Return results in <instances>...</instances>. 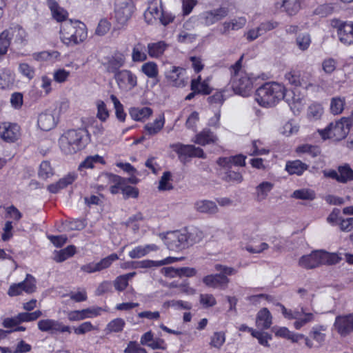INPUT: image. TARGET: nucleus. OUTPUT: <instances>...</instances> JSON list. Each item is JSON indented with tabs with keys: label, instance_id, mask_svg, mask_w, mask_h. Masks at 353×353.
Segmentation results:
<instances>
[{
	"label": "nucleus",
	"instance_id": "nucleus-1",
	"mask_svg": "<svg viewBox=\"0 0 353 353\" xmlns=\"http://www.w3.org/2000/svg\"><path fill=\"white\" fill-rule=\"evenodd\" d=\"M293 91L287 90L285 87L276 82H268L260 86L256 91V101L263 107L274 105L280 100L290 102L289 97Z\"/></svg>",
	"mask_w": 353,
	"mask_h": 353
},
{
	"label": "nucleus",
	"instance_id": "nucleus-2",
	"mask_svg": "<svg viewBox=\"0 0 353 353\" xmlns=\"http://www.w3.org/2000/svg\"><path fill=\"white\" fill-rule=\"evenodd\" d=\"M87 142L85 131L82 129L68 130L59 140L60 149L65 154H73L81 151Z\"/></svg>",
	"mask_w": 353,
	"mask_h": 353
},
{
	"label": "nucleus",
	"instance_id": "nucleus-3",
	"mask_svg": "<svg viewBox=\"0 0 353 353\" xmlns=\"http://www.w3.org/2000/svg\"><path fill=\"white\" fill-rule=\"evenodd\" d=\"M61 39L67 46H74L84 41L87 37L85 25L79 21L69 20L61 26Z\"/></svg>",
	"mask_w": 353,
	"mask_h": 353
},
{
	"label": "nucleus",
	"instance_id": "nucleus-4",
	"mask_svg": "<svg viewBox=\"0 0 353 353\" xmlns=\"http://www.w3.org/2000/svg\"><path fill=\"white\" fill-rule=\"evenodd\" d=\"M243 56L230 68L231 83L236 94L246 96L252 88V80L249 75L241 70Z\"/></svg>",
	"mask_w": 353,
	"mask_h": 353
},
{
	"label": "nucleus",
	"instance_id": "nucleus-5",
	"mask_svg": "<svg viewBox=\"0 0 353 353\" xmlns=\"http://www.w3.org/2000/svg\"><path fill=\"white\" fill-rule=\"evenodd\" d=\"M345 117L330 123L325 128L319 130L318 132L322 139H332L334 141H339L344 139L350 131L351 121H345Z\"/></svg>",
	"mask_w": 353,
	"mask_h": 353
},
{
	"label": "nucleus",
	"instance_id": "nucleus-6",
	"mask_svg": "<svg viewBox=\"0 0 353 353\" xmlns=\"http://www.w3.org/2000/svg\"><path fill=\"white\" fill-rule=\"evenodd\" d=\"M214 269L219 274H209L203 278V282L208 287L225 289L230 282L227 276L234 275L237 271L232 268L221 264H216Z\"/></svg>",
	"mask_w": 353,
	"mask_h": 353
},
{
	"label": "nucleus",
	"instance_id": "nucleus-7",
	"mask_svg": "<svg viewBox=\"0 0 353 353\" xmlns=\"http://www.w3.org/2000/svg\"><path fill=\"white\" fill-rule=\"evenodd\" d=\"M159 236L164 241L167 248L172 251H181L189 245V236L186 232L172 231L165 234H160Z\"/></svg>",
	"mask_w": 353,
	"mask_h": 353
},
{
	"label": "nucleus",
	"instance_id": "nucleus-8",
	"mask_svg": "<svg viewBox=\"0 0 353 353\" xmlns=\"http://www.w3.org/2000/svg\"><path fill=\"white\" fill-rule=\"evenodd\" d=\"M134 10L132 0H117L114 8V18L119 26H125Z\"/></svg>",
	"mask_w": 353,
	"mask_h": 353
},
{
	"label": "nucleus",
	"instance_id": "nucleus-9",
	"mask_svg": "<svg viewBox=\"0 0 353 353\" xmlns=\"http://www.w3.org/2000/svg\"><path fill=\"white\" fill-rule=\"evenodd\" d=\"M331 25L336 29L339 40L342 43L346 46L353 44V22H343L334 19Z\"/></svg>",
	"mask_w": 353,
	"mask_h": 353
},
{
	"label": "nucleus",
	"instance_id": "nucleus-10",
	"mask_svg": "<svg viewBox=\"0 0 353 353\" xmlns=\"http://www.w3.org/2000/svg\"><path fill=\"white\" fill-rule=\"evenodd\" d=\"M229 14V8L228 7L220 6L217 8L207 10L202 12L199 19L201 23L206 26H212L223 19Z\"/></svg>",
	"mask_w": 353,
	"mask_h": 353
},
{
	"label": "nucleus",
	"instance_id": "nucleus-11",
	"mask_svg": "<svg viewBox=\"0 0 353 353\" xmlns=\"http://www.w3.org/2000/svg\"><path fill=\"white\" fill-rule=\"evenodd\" d=\"M114 79L119 89L131 90L137 85V77L129 70H121L114 74Z\"/></svg>",
	"mask_w": 353,
	"mask_h": 353
},
{
	"label": "nucleus",
	"instance_id": "nucleus-12",
	"mask_svg": "<svg viewBox=\"0 0 353 353\" xmlns=\"http://www.w3.org/2000/svg\"><path fill=\"white\" fill-rule=\"evenodd\" d=\"M119 256L117 254H111L109 256L101 259L99 262H90L84 264L81 266V271L87 273L92 274L97 272H101L105 269L108 268L112 263L118 260Z\"/></svg>",
	"mask_w": 353,
	"mask_h": 353
},
{
	"label": "nucleus",
	"instance_id": "nucleus-13",
	"mask_svg": "<svg viewBox=\"0 0 353 353\" xmlns=\"http://www.w3.org/2000/svg\"><path fill=\"white\" fill-rule=\"evenodd\" d=\"M37 326L39 330L50 334H56L57 332H68L70 333V327L64 325L61 322L50 319H41L39 321Z\"/></svg>",
	"mask_w": 353,
	"mask_h": 353
},
{
	"label": "nucleus",
	"instance_id": "nucleus-14",
	"mask_svg": "<svg viewBox=\"0 0 353 353\" xmlns=\"http://www.w3.org/2000/svg\"><path fill=\"white\" fill-rule=\"evenodd\" d=\"M334 326L341 336L349 335L353 332V313L337 316Z\"/></svg>",
	"mask_w": 353,
	"mask_h": 353
},
{
	"label": "nucleus",
	"instance_id": "nucleus-15",
	"mask_svg": "<svg viewBox=\"0 0 353 353\" xmlns=\"http://www.w3.org/2000/svg\"><path fill=\"white\" fill-rule=\"evenodd\" d=\"M174 147V150L178 154L179 158H182L184 160L188 157H199L201 159L206 157L203 149L194 145L178 143Z\"/></svg>",
	"mask_w": 353,
	"mask_h": 353
},
{
	"label": "nucleus",
	"instance_id": "nucleus-16",
	"mask_svg": "<svg viewBox=\"0 0 353 353\" xmlns=\"http://www.w3.org/2000/svg\"><path fill=\"white\" fill-rule=\"evenodd\" d=\"M247 23V19L245 17H238L223 21L219 29L221 34L226 36L232 31H238L243 29Z\"/></svg>",
	"mask_w": 353,
	"mask_h": 353
},
{
	"label": "nucleus",
	"instance_id": "nucleus-17",
	"mask_svg": "<svg viewBox=\"0 0 353 353\" xmlns=\"http://www.w3.org/2000/svg\"><path fill=\"white\" fill-rule=\"evenodd\" d=\"M20 135V128L15 123H3L0 125V136L8 143L14 142Z\"/></svg>",
	"mask_w": 353,
	"mask_h": 353
},
{
	"label": "nucleus",
	"instance_id": "nucleus-18",
	"mask_svg": "<svg viewBox=\"0 0 353 353\" xmlns=\"http://www.w3.org/2000/svg\"><path fill=\"white\" fill-rule=\"evenodd\" d=\"M125 63V56L120 52H114L111 57L108 59V61L103 63L106 71L109 73H114L116 74L119 72Z\"/></svg>",
	"mask_w": 353,
	"mask_h": 353
},
{
	"label": "nucleus",
	"instance_id": "nucleus-19",
	"mask_svg": "<svg viewBox=\"0 0 353 353\" xmlns=\"http://www.w3.org/2000/svg\"><path fill=\"white\" fill-rule=\"evenodd\" d=\"M185 70L180 67L172 66L171 69L166 72L165 77L169 83L172 86L183 87L185 85Z\"/></svg>",
	"mask_w": 353,
	"mask_h": 353
},
{
	"label": "nucleus",
	"instance_id": "nucleus-20",
	"mask_svg": "<svg viewBox=\"0 0 353 353\" xmlns=\"http://www.w3.org/2000/svg\"><path fill=\"white\" fill-rule=\"evenodd\" d=\"M299 265L305 269H314L321 265L320 250H315L310 254L302 256L299 260Z\"/></svg>",
	"mask_w": 353,
	"mask_h": 353
},
{
	"label": "nucleus",
	"instance_id": "nucleus-21",
	"mask_svg": "<svg viewBox=\"0 0 353 353\" xmlns=\"http://www.w3.org/2000/svg\"><path fill=\"white\" fill-rule=\"evenodd\" d=\"M218 141L217 136L208 128L203 129L196 136L193 141L201 145L214 143Z\"/></svg>",
	"mask_w": 353,
	"mask_h": 353
},
{
	"label": "nucleus",
	"instance_id": "nucleus-22",
	"mask_svg": "<svg viewBox=\"0 0 353 353\" xmlns=\"http://www.w3.org/2000/svg\"><path fill=\"white\" fill-rule=\"evenodd\" d=\"M77 177V175L74 172L69 173L65 176L60 179L57 183L49 185L47 188L50 192L56 194L60 190L72 184Z\"/></svg>",
	"mask_w": 353,
	"mask_h": 353
},
{
	"label": "nucleus",
	"instance_id": "nucleus-23",
	"mask_svg": "<svg viewBox=\"0 0 353 353\" xmlns=\"http://www.w3.org/2000/svg\"><path fill=\"white\" fill-rule=\"evenodd\" d=\"M57 122L54 114L50 112L41 113L38 118V125L43 131L52 129L56 125Z\"/></svg>",
	"mask_w": 353,
	"mask_h": 353
},
{
	"label": "nucleus",
	"instance_id": "nucleus-24",
	"mask_svg": "<svg viewBox=\"0 0 353 353\" xmlns=\"http://www.w3.org/2000/svg\"><path fill=\"white\" fill-rule=\"evenodd\" d=\"M272 316L268 308L264 307L259 311L256 318V325L258 327L266 330L272 323Z\"/></svg>",
	"mask_w": 353,
	"mask_h": 353
},
{
	"label": "nucleus",
	"instance_id": "nucleus-25",
	"mask_svg": "<svg viewBox=\"0 0 353 353\" xmlns=\"http://www.w3.org/2000/svg\"><path fill=\"white\" fill-rule=\"evenodd\" d=\"M48 6L52 12V17L57 22L68 21L66 19L68 17V12L61 8L54 0H48Z\"/></svg>",
	"mask_w": 353,
	"mask_h": 353
},
{
	"label": "nucleus",
	"instance_id": "nucleus-26",
	"mask_svg": "<svg viewBox=\"0 0 353 353\" xmlns=\"http://www.w3.org/2000/svg\"><path fill=\"white\" fill-rule=\"evenodd\" d=\"M5 32L7 33L10 41L13 40L14 43L18 44H22L25 41L26 32L25 30L19 26L10 27L5 30Z\"/></svg>",
	"mask_w": 353,
	"mask_h": 353
},
{
	"label": "nucleus",
	"instance_id": "nucleus-27",
	"mask_svg": "<svg viewBox=\"0 0 353 353\" xmlns=\"http://www.w3.org/2000/svg\"><path fill=\"white\" fill-rule=\"evenodd\" d=\"M321 265H332L340 263L343 260V253L328 252L323 250H320Z\"/></svg>",
	"mask_w": 353,
	"mask_h": 353
},
{
	"label": "nucleus",
	"instance_id": "nucleus-28",
	"mask_svg": "<svg viewBox=\"0 0 353 353\" xmlns=\"http://www.w3.org/2000/svg\"><path fill=\"white\" fill-rule=\"evenodd\" d=\"M165 119L163 115H159L153 122L148 123L144 126L145 134L154 136L157 134L163 128Z\"/></svg>",
	"mask_w": 353,
	"mask_h": 353
},
{
	"label": "nucleus",
	"instance_id": "nucleus-29",
	"mask_svg": "<svg viewBox=\"0 0 353 353\" xmlns=\"http://www.w3.org/2000/svg\"><path fill=\"white\" fill-rule=\"evenodd\" d=\"M309 166L300 160L289 161L286 163L285 170L290 174L301 175Z\"/></svg>",
	"mask_w": 353,
	"mask_h": 353
},
{
	"label": "nucleus",
	"instance_id": "nucleus-30",
	"mask_svg": "<svg viewBox=\"0 0 353 353\" xmlns=\"http://www.w3.org/2000/svg\"><path fill=\"white\" fill-rule=\"evenodd\" d=\"M152 110L148 107L131 108L129 113L132 119L138 121L149 118L152 114Z\"/></svg>",
	"mask_w": 353,
	"mask_h": 353
},
{
	"label": "nucleus",
	"instance_id": "nucleus-31",
	"mask_svg": "<svg viewBox=\"0 0 353 353\" xmlns=\"http://www.w3.org/2000/svg\"><path fill=\"white\" fill-rule=\"evenodd\" d=\"M327 327L323 325H318L312 327L310 332V336L314 340L319 346H321L325 341Z\"/></svg>",
	"mask_w": 353,
	"mask_h": 353
},
{
	"label": "nucleus",
	"instance_id": "nucleus-32",
	"mask_svg": "<svg viewBox=\"0 0 353 353\" xmlns=\"http://www.w3.org/2000/svg\"><path fill=\"white\" fill-rule=\"evenodd\" d=\"M274 188V183L268 181H263L256 187V200L262 201L265 200L268 194Z\"/></svg>",
	"mask_w": 353,
	"mask_h": 353
},
{
	"label": "nucleus",
	"instance_id": "nucleus-33",
	"mask_svg": "<svg viewBox=\"0 0 353 353\" xmlns=\"http://www.w3.org/2000/svg\"><path fill=\"white\" fill-rule=\"evenodd\" d=\"M167 47L168 45L163 41L150 43L147 46L148 54L152 58H158L163 54Z\"/></svg>",
	"mask_w": 353,
	"mask_h": 353
},
{
	"label": "nucleus",
	"instance_id": "nucleus-34",
	"mask_svg": "<svg viewBox=\"0 0 353 353\" xmlns=\"http://www.w3.org/2000/svg\"><path fill=\"white\" fill-rule=\"evenodd\" d=\"M76 253V247L74 245H68L65 248L59 251L54 252L53 259L57 263H61L66 259L72 257Z\"/></svg>",
	"mask_w": 353,
	"mask_h": 353
},
{
	"label": "nucleus",
	"instance_id": "nucleus-35",
	"mask_svg": "<svg viewBox=\"0 0 353 353\" xmlns=\"http://www.w3.org/2000/svg\"><path fill=\"white\" fill-rule=\"evenodd\" d=\"M195 209L202 213L214 214L218 211L216 203L211 201L203 200L195 203Z\"/></svg>",
	"mask_w": 353,
	"mask_h": 353
},
{
	"label": "nucleus",
	"instance_id": "nucleus-36",
	"mask_svg": "<svg viewBox=\"0 0 353 353\" xmlns=\"http://www.w3.org/2000/svg\"><path fill=\"white\" fill-rule=\"evenodd\" d=\"M296 152L299 155L307 154L310 157L315 158L321 154V150L320 147L318 145L306 143L299 145L296 148Z\"/></svg>",
	"mask_w": 353,
	"mask_h": 353
},
{
	"label": "nucleus",
	"instance_id": "nucleus-37",
	"mask_svg": "<svg viewBox=\"0 0 353 353\" xmlns=\"http://www.w3.org/2000/svg\"><path fill=\"white\" fill-rule=\"evenodd\" d=\"M339 183H346L353 181V170L348 163H344L338 167Z\"/></svg>",
	"mask_w": 353,
	"mask_h": 353
},
{
	"label": "nucleus",
	"instance_id": "nucleus-38",
	"mask_svg": "<svg viewBox=\"0 0 353 353\" xmlns=\"http://www.w3.org/2000/svg\"><path fill=\"white\" fill-rule=\"evenodd\" d=\"M201 77L197 79H192L191 81V90L197 92V94H209L212 92V88L209 86L208 83L203 81L200 82Z\"/></svg>",
	"mask_w": 353,
	"mask_h": 353
},
{
	"label": "nucleus",
	"instance_id": "nucleus-39",
	"mask_svg": "<svg viewBox=\"0 0 353 353\" xmlns=\"http://www.w3.org/2000/svg\"><path fill=\"white\" fill-rule=\"evenodd\" d=\"M161 0H152L149 2V5L147 10L145 11L144 16L145 18L150 14L154 19H157L161 14Z\"/></svg>",
	"mask_w": 353,
	"mask_h": 353
},
{
	"label": "nucleus",
	"instance_id": "nucleus-40",
	"mask_svg": "<svg viewBox=\"0 0 353 353\" xmlns=\"http://www.w3.org/2000/svg\"><path fill=\"white\" fill-rule=\"evenodd\" d=\"M281 7L289 15L295 14L301 8L300 0H283Z\"/></svg>",
	"mask_w": 353,
	"mask_h": 353
},
{
	"label": "nucleus",
	"instance_id": "nucleus-41",
	"mask_svg": "<svg viewBox=\"0 0 353 353\" xmlns=\"http://www.w3.org/2000/svg\"><path fill=\"white\" fill-rule=\"evenodd\" d=\"M292 196L296 199L312 201L316 198V194L312 190L303 188L295 190Z\"/></svg>",
	"mask_w": 353,
	"mask_h": 353
},
{
	"label": "nucleus",
	"instance_id": "nucleus-42",
	"mask_svg": "<svg viewBox=\"0 0 353 353\" xmlns=\"http://www.w3.org/2000/svg\"><path fill=\"white\" fill-rule=\"evenodd\" d=\"M345 104V100L344 97H334L331 99L330 102V111L334 115H338L341 114Z\"/></svg>",
	"mask_w": 353,
	"mask_h": 353
},
{
	"label": "nucleus",
	"instance_id": "nucleus-43",
	"mask_svg": "<svg viewBox=\"0 0 353 353\" xmlns=\"http://www.w3.org/2000/svg\"><path fill=\"white\" fill-rule=\"evenodd\" d=\"M141 71L150 79L156 78L159 74L157 65L152 61L143 64Z\"/></svg>",
	"mask_w": 353,
	"mask_h": 353
},
{
	"label": "nucleus",
	"instance_id": "nucleus-44",
	"mask_svg": "<svg viewBox=\"0 0 353 353\" xmlns=\"http://www.w3.org/2000/svg\"><path fill=\"white\" fill-rule=\"evenodd\" d=\"M172 174L170 172H164L161 176L158 189L160 191L171 190L173 189V185L171 183Z\"/></svg>",
	"mask_w": 353,
	"mask_h": 353
},
{
	"label": "nucleus",
	"instance_id": "nucleus-45",
	"mask_svg": "<svg viewBox=\"0 0 353 353\" xmlns=\"http://www.w3.org/2000/svg\"><path fill=\"white\" fill-rule=\"evenodd\" d=\"M125 322L121 318H117L112 320L106 326L105 330L108 332H120L123 330Z\"/></svg>",
	"mask_w": 353,
	"mask_h": 353
},
{
	"label": "nucleus",
	"instance_id": "nucleus-46",
	"mask_svg": "<svg viewBox=\"0 0 353 353\" xmlns=\"http://www.w3.org/2000/svg\"><path fill=\"white\" fill-rule=\"evenodd\" d=\"M323 114V108L319 103H312L307 109V117L310 119H319Z\"/></svg>",
	"mask_w": 353,
	"mask_h": 353
},
{
	"label": "nucleus",
	"instance_id": "nucleus-47",
	"mask_svg": "<svg viewBox=\"0 0 353 353\" xmlns=\"http://www.w3.org/2000/svg\"><path fill=\"white\" fill-rule=\"evenodd\" d=\"M143 49L144 46L141 43H138L133 48L132 59L134 62H141L147 59V55L143 51Z\"/></svg>",
	"mask_w": 353,
	"mask_h": 353
},
{
	"label": "nucleus",
	"instance_id": "nucleus-48",
	"mask_svg": "<svg viewBox=\"0 0 353 353\" xmlns=\"http://www.w3.org/2000/svg\"><path fill=\"white\" fill-rule=\"evenodd\" d=\"M20 283H22L23 292L27 294H32L35 292L37 288L36 280L31 274H28L25 280Z\"/></svg>",
	"mask_w": 353,
	"mask_h": 353
},
{
	"label": "nucleus",
	"instance_id": "nucleus-49",
	"mask_svg": "<svg viewBox=\"0 0 353 353\" xmlns=\"http://www.w3.org/2000/svg\"><path fill=\"white\" fill-rule=\"evenodd\" d=\"M285 78L291 85L294 86H302L305 83L303 79L301 78L299 72L290 71L285 74Z\"/></svg>",
	"mask_w": 353,
	"mask_h": 353
},
{
	"label": "nucleus",
	"instance_id": "nucleus-50",
	"mask_svg": "<svg viewBox=\"0 0 353 353\" xmlns=\"http://www.w3.org/2000/svg\"><path fill=\"white\" fill-rule=\"evenodd\" d=\"M17 315L21 323L37 320L42 315V312L41 310H36L33 312H21Z\"/></svg>",
	"mask_w": 353,
	"mask_h": 353
},
{
	"label": "nucleus",
	"instance_id": "nucleus-51",
	"mask_svg": "<svg viewBox=\"0 0 353 353\" xmlns=\"http://www.w3.org/2000/svg\"><path fill=\"white\" fill-rule=\"evenodd\" d=\"M263 143L260 140H254L252 141V150L250 152L251 156L265 155L270 152L268 149L261 147Z\"/></svg>",
	"mask_w": 353,
	"mask_h": 353
},
{
	"label": "nucleus",
	"instance_id": "nucleus-52",
	"mask_svg": "<svg viewBox=\"0 0 353 353\" xmlns=\"http://www.w3.org/2000/svg\"><path fill=\"white\" fill-rule=\"evenodd\" d=\"M334 10V7L332 3H325L318 6L315 10V14L321 17H325L331 14Z\"/></svg>",
	"mask_w": 353,
	"mask_h": 353
},
{
	"label": "nucleus",
	"instance_id": "nucleus-53",
	"mask_svg": "<svg viewBox=\"0 0 353 353\" xmlns=\"http://www.w3.org/2000/svg\"><path fill=\"white\" fill-rule=\"evenodd\" d=\"M296 42L300 50H305L310 45L311 39L308 34H301L297 37Z\"/></svg>",
	"mask_w": 353,
	"mask_h": 353
},
{
	"label": "nucleus",
	"instance_id": "nucleus-54",
	"mask_svg": "<svg viewBox=\"0 0 353 353\" xmlns=\"http://www.w3.org/2000/svg\"><path fill=\"white\" fill-rule=\"evenodd\" d=\"M252 336L258 339L259 343L265 347L269 346L268 341L272 339V336L267 332L252 331Z\"/></svg>",
	"mask_w": 353,
	"mask_h": 353
},
{
	"label": "nucleus",
	"instance_id": "nucleus-55",
	"mask_svg": "<svg viewBox=\"0 0 353 353\" xmlns=\"http://www.w3.org/2000/svg\"><path fill=\"white\" fill-rule=\"evenodd\" d=\"M97 117L101 121H105L109 117V112L106 108V105L103 101L97 102Z\"/></svg>",
	"mask_w": 353,
	"mask_h": 353
},
{
	"label": "nucleus",
	"instance_id": "nucleus-56",
	"mask_svg": "<svg viewBox=\"0 0 353 353\" xmlns=\"http://www.w3.org/2000/svg\"><path fill=\"white\" fill-rule=\"evenodd\" d=\"M19 70L22 75L27 77L29 80L32 79L35 74L34 68L26 63H20Z\"/></svg>",
	"mask_w": 353,
	"mask_h": 353
},
{
	"label": "nucleus",
	"instance_id": "nucleus-57",
	"mask_svg": "<svg viewBox=\"0 0 353 353\" xmlns=\"http://www.w3.org/2000/svg\"><path fill=\"white\" fill-rule=\"evenodd\" d=\"M111 27V23L105 19L99 21L95 30V34L99 36H103L108 33Z\"/></svg>",
	"mask_w": 353,
	"mask_h": 353
},
{
	"label": "nucleus",
	"instance_id": "nucleus-58",
	"mask_svg": "<svg viewBox=\"0 0 353 353\" xmlns=\"http://www.w3.org/2000/svg\"><path fill=\"white\" fill-rule=\"evenodd\" d=\"M53 174L52 168L49 161H44L40 165L39 175L43 179H47Z\"/></svg>",
	"mask_w": 353,
	"mask_h": 353
},
{
	"label": "nucleus",
	"instance_id": "nucleus-59",
	"mask_svg": "<svg viewBox=\"0 0 353 353\" xmlns=\"http://www.w3.org/2000/svg\"><path fill=\"white\" fill-rule=\"evenodd\" d=\"M10 43L7 33L3 30L0 34V56H3L7 53Z\"/></svg>",
	"mask_w": 353,
	"mask_h": 353
},
{
	"label": "nucleus",
	"instance_id": "nucleus-60",
	"mask_svg": "<svg viewBox=\"0 0 353 353\" xmlns=\"http://www.w3.org/2000/svg\"><path fill=\"white\" fill-rule=\"evenodd\" d=\"M339 227L341 231L349 232L353 230V216L350 218H340Z\"/></svg>",
	"mask_w": 353,
	"mask_h": 353
},
{
	"label": "nucleus",
	"instance_id": "nucleus-61",
	"mask_svg": "<svg viewBox=\"0 0 353 353\" xmlns=\"http://www.w3.org/2000/svg\"><path fill=\"white\" fill-rule=\"evenodd\" d=\"M336 68V61L332 58L325 59L322 62V69L326 74H332Z\"/></svg>",
	"mask_w": 353,
	"mask_h": 353
},
{
	"label": "nucleus",
	"instance_id": "nucleus-62",
	"mask_svg": "<svg viewBox=\"0 0 353 353\" xmlns=\"http://www.w3.org/2000/svg\"><path fill=\"white\" fill-rule=\"evenodd\" d=\"M225 340V334L222 332H216L212 336L210 345L214 347L219 348L224 343Z\"/></svg>",
	"mask_w": 353,
	"mask_h": 353
},
{
	"label": "nucleus",
	"instance_id": "nucleus-63",
	"mask_svg": "<svg viewBox=\"0 0 353 353\" xmlns=\"http://www.w3.org/2000/svg\"><path fill=\"white\" fill-rule=\"evenodd\" d=\"M124 353H147V351L141 347L137 341H130L124 350Z\"/></svg>",
	"mask_w": 353,
	"mask_h": 353
},
{
	"label": "nucleus",
	"instance_id": "nucleus-64",
	"mask_svg": "<svg viewBox=\"0 0 353 353\" xmlns=\"http://www.w3.org/2000/svg\"><path fill=\"white\" fill-rule=\"evenodd\" d=\"M121 192L124 199H128L130 197L137 198L139 196V190L137 188L130 185L121 188Z\"/></svg>",
	"mask_w": 353,
	"mask_h": 353
}]
</instances>
